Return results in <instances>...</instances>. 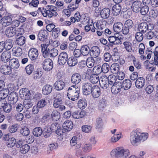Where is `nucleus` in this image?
<instances>
[{"instance_id": "nucleus-20", "label": "nucleus", "mask_w": 158, "mask_h": 158, "mask_svg": "<svg viewBox=\"0 0 158 158\" xmlns=\"http://www.w3.org/2000/svg\"><path fill=\"white\" fill-rule=\"evenodd\" d=\"M145 80L143 77H139L135 81V85L138 89H141L143 87L145 84Z\"/></svg>"}, {"instance_id": "nucleus-1", "label": "nucleus", "mask_w": 158, "mask_h": 158, "mask_svg": "<svg viewBox=\"0 0 158 158\" xmlns=\"http://www.w3.org/2000/svg\"><path fill=\"white\" fill-rule=\"evenodd\" d=\"M147 133H140L137 129L133 130L131 133L130 140L131 143L134 146H137L141 142L146 140L148 137Z\"/></svg>"}, {"instance_id": "nucleus-6", "label": "nucleus", "mask_w": 158, "mask_h": 158, "mask_svg": "<svg viewBox=\"0 0 158 158\" xmlns=\"http://www.w3.org/2000/svg\"><path fill=\"white\" fill-rule=\"evenodd\" d=\"M43 69L47 71H49L53 67V62L51 59L49 58L46 59L42 63Z\"/></svg>"}, {"instance_id": "nucleus-43", "label": "nucleus", "mask_w": 158, "mask_h": 158, "mask_svg": "<svg viewBox=\"0 0 158 158\" xmlns=\"http://www.w3.org/2000/svg\"><path fill=\"white\" fill-rule=\"evenodd\" d=\"M20 134L24 136L28 135L30 133V130L26 126L22 127L20 130Z\"/></svg>"}, {"instance_id": "nucleus-11", "label": "nucleus", "mask_w": 158, "mask_h": 158, "mask_svg": "<svg viewBox=\"0 0 158 158\" xmlns=\"http://www.w3.org/2000/svg\"><path fill=\"white\" fill-rule=\"evenodd\" d=\"M122 88V83L121 82H117L114 83L111 87L112 93L116 94L119 92Z\"/></svg>"}, {"instance_id": "nucleus-16", "label": "nucleus", "mask_w": 158, "mask_h": 158, "mask_svg": "<svg viewBox=\"0 0 158 158\" xmlns=\"http://www.w3.org/2000/svg\"><path fill=\"white\" fill-rule=\"evenodd\" d=\"M18 99V94L15 92H12L8 95V100L12 104L15 103L17 102Z\"/></svg>"}, {"instance_id": "nucleus-59", "label": "nucleus", "mask_w": 158, "mask_h": 158, "mask_svg": "<svg viewBox=\"0 0 158 158\" xmlns=\"http://www.w3.org/2000/svg\"><path fill=\"white\" fill-rule=\"evenodd\" d=\"M102 72L104 73H107L110 70V66L107 63H105L102 64L101 67Z\"/></svg>"}, {"instance_id": "nucleus-38", "label": "nucleus", "mask_w": 158, "mask_h": 158, "mask_svg": "<svg viewBox=\"0 0 158 158\" xmlns=\"http://www.w3.org/2000/svg\"><path fill=\"white\" fill-rule=\"evenodd\" d=\"M9 89L7 88L3 89L0 91V98L4 100L9 95Z\"/></svg>"}, {"instance_id": "nucleus-37", "label": "nucleus", "mask_w": 158, "mask_h": 158, "mask_svg": "<svg viewBox=\"0 0 158 158\" xmlns=\"http://www.w3.org/2000/svg\"><path fill=\"white\" fill-rule=\"evenodd\" d=\"M32 132L35 136L39 137L41 136L42 134L43 131L41 127H37L33 129Z\"/></svg>"}, {"instance_id": "nucleus-56", "label": "nucleus", "mask_w": 158, "mask_h": 158, "mask_svg": "<svg viewBox=\"0 0 158 158\" xmlns=\"http://www.w3.org/2000/svg\"><path fill=\"white\" fill-rule=\"evenodd\" d=\"M34 69L33 65L31 64L28 65L25 68L26 71L28 75H30L34 71Z\"/></svg>"}, {"instance_id": "nucleus-64", "label": "nucleus", "mask_w": 158, "mask_h": 158, "mask_svg": "<svg viewBox=\"0 0 158 158\" xmlns=\"http://www.w3.org/2000/svg\"><path fill=\"white\" fill-rule=\"evenodd\" d=\"M145 91L148 94H151L154 90V88L152 85H149L147 86L145 88Z\"/></svg>"}, {"instance_id": "nucleus-48", "label": "nucleus", "mask_w": 158, "mask_h": 158, "mask_svg": "<svg viewBox=\"0 0 158 158\" xmlns=\"http://www.w3.org/2000/svg\"><path fill=\"white\" fill-rule=\"evenodd\" d=\"M51 116L52 119L54 121H57L60 117V114L56 110L53 111L51 114Z\"/></svg>"}, {"instance_id": "nucleus-62", "label": "nucleus", "mask_w": 158, "mask_h": 158, "mask_svg": "<svg viewBox=\"0 0 158 158\" xmlns=\"http://www.w3.org/2000/svg\"><path fill=\"white\" fill-rule=\"evenodd\" d=\"M81 128L83 132L88 133L91 131L92 127L90 126L84 125L82 126Z\"/></svg>"}, {"instance_id": "nucleus-22", "label": "nucleus", "mask_w": 158, "mask_h": 158, "mask_svg": "<svg viewBox=\"0 0 158 158\" xmlns=\"http://www.w3.org/2000/svg\"><path fill=\"white\" fill-rule=\"evenodd\" d=\"M19 93L21 97H23L25 99H28L31 98V94L28 89L27 88H23L20 89Z\"/></svg>"}, {"instance_id": "nucleus-3", "label": "nucleus", "mask_w": 158, "mask_h": 158, "mask_svg": "<svg viewBox=\"0 0 158 158\" xmlns=\"http://www.w3.org/2000/svg\"><path fill=\"white\" fill-rule=\"evenodd\" d=\"M80 93V89L76 85H72L68 89L67 96L69 99L75 101L79 98Z\"/></svg>"}, {"instance_id": "nucleus-26", "label": "nucleus", "mask_w": 158, "mask_h": 158, "mask_svg": "<svg viewBox=\"0 0 158 158\" xmlns=\"http://www.w3.org/2000/svg\"><path fill=\"white\" fill-rule=\"evenodd\" d=\"M12 19L9 16L3 17L1 20V23L2 24L3 27H6L11 23Z\"/></svg>"}, {"instance_id": "nucleus-8", "label": "nucleus", "mask_w": 158, "mask_h": 158, "mask_svg": "<svg viewBox=\"0 0 158 158\" xmlns=\"http://www.w3.org/2000/svg\"><path fill=\"white\" fill-rule=\"evenodd\" d=\"M14 42L13 40L7 39L5 42H0V49H10L13 47Z\"/></svg>"}, {"instance_id": "nucleus-21", "label": "nucleus", "mask_w": 158, "mask_h": 158, "mask_svg": "<svg viewBox=\"0 0 158 158\" xmlns=\"http://www.w3.org/2000/svg\"><path fill=\"white\" fill-rule=\"evenodd\" d=\"M114 31L116 32L119 33L122 32L123 34L124 26L120 22H117L115 23L113 26Z\"/></svg>"}, {"instance_id": "nucleus-34", "label": "nucleus", "mask_w": 158, "mask_h": 158, "mask_svg": "<svg viewBox=\"0 0 158 158\" xmlns=\"http://www.w3.org/2000/svg\"><path fill=\"white\" fill-rule=\"evenodd\" d=\"M131 85V82L128 79L124 80L122 83V88L124 89L127 90L130 88Z\"/></svg>"}, {"instance_id": "nucleus-33", "label": "nucleus", "mask_w": 158, "mask_h": 158, "mask_svg": "<svg viewBox=\"0 0 158 158\" xmlns=\"http://www.w3.org/2000/svg\"><path fill=\"white\" fill-rule=\"evenodd\" d=\"M48 35V33L47 30L45 29H41L39 31L38 37L39 38V39L41 40H44V39H46L47 38V36Z\"/></svg>"}, {"instance_id": "nucleus-28", "label": "nucleus", "mask_w": 158, "mask_h": 158, "mask_svg": "<svg viewBox=\"0 0 158 158\" xmlns=\"http://www.w3.org/2000/svg\"><path fill=\"white\" fill-rule=\"evenodd\" d=\"M107 77H106L102 78L101 80L99 81V83L101 87L104 89H106L110 86Z\"/></svg>"}, {"instance_id": "nucleus-4", "label": "nucleus", "mask_w": 158, "mask_h": 158, "mask_svg": "<svg viewBox=\"0 0 158 158\" xmlns=\"http://www.w3.org/2000/svg\"><path fill=\"white\" fill-rule=\"evenodd\" d=\"M135 29V26L133 21L131 19H128L125 22L123 30V34L127 35L130 31H131Z\"/></svg>"}, {"instance_id": "nucleus-23", "label": "nucleus", "mask_w": 158, "mask_h": 158, "mask_svg": "<svg viewBox=\"0 0 158 158\" xmlns=\"http://www.w3.org/2000/svg\"><path fill=\"white\" fill-rule=\"evenodd\" d=\"M81 76L78 73L73 74L71 77V81L73 84L77 85L81 81Z\"/></svg>"}, {"instance_id": "nucleus-44", "label": "nucleus", "mask_w": 158, "mask_h": 158, "mask_svg": "<svg viewBox=\"0 0 158 158\" xmlns=\"http://www.w3.org/2000/svg\"><path fill=\"white\" fill-rule=\"evenodd\" d=\"M118 51L115 50L111 52L112 59L115 61L118 60L120 56V53Z\"/></svg>"}, {"instance_id": "nucleus-5", "label": "nucleus", "mask_w": 158, "mask_h": 158, "mask_svg": "<svg viewBox=\"0 0 158 158\" xmlns=\"http://www.w3.org/2000/svg\"><path fill=\"white\" fill-rule=\"evenodd\" d=\"M152 25L153 24L150 23L143 22L138 25L137 30L142 33H145L148 30H151L153 28Z\"/></svg>"}, {"instance_id": "nucleus-47", "label": "nucleus", "mask_w": 158, "mask_h": 158, "mask_svg": "<svg viewBox=\"0 0 158 158\" xmlns=\"http://www.w3.org/2000/svg\"><path fill=\"white\" fill-rule=\"evenodd\" d=\"M25 40V38L23 36L19 37L17 38L15 43L18 45L21 46L25 44L26 41Z\"/></svg>"}, {"instance_id": "nucleus-24", "label": "nucleus", "mask_w": 158, "mask_h": 158, "mask_svg": "<svg viewBox=\"0 0 158 158\" xmlns=\"http://www.w3.org/2000/svg\"><path fill=\"white\" fill-rule=\"evenodd\" d=\"M65 86V83L61 80L57 81L54 84V89L56 90L59 91L62 90Z\"/></svg>"}, {"instance_id": "nucleus-54", "label": "nucleus", "mask_w": 158, "mask_h": 158, "mask_svg": "<svg viewBox=\"0 0 158 158\" xmlns=\"http://www.w3.org/2000/svg\"><path fill=\"white\" fill-rule=\"evenodd\" d=\"M100 53V50H90L89 55L90 57L94 58L98 57Z\"/></svg>"}, {"instance_id": "nucleus-57", "label": "nucleus", "mask_w": 158, "mask_h": 158, "mask_svg": "<svg viewBox=\"0 0 158 158\" xmlns=\"http://www.w3.org/2000/svg\"><path fill=\"white\" fill-rule=\"evenodd\" d=\"M141 9L139 12L142 15H146L149 10L148 6L146 5L142 6V7H141Z\"/></svg>"}, {"instance_id": "nucleus-52", "label": "nucleus", "mask_w": 158, "mask_h": 158, "mask_svg": "<svg viewBox=\"0 0 158 158\" xmlns=\"http://www.w3.org/2000/svg\"><path fill=\"white\" fill-rule=\"evenodd\" d=\"M95 126L96 129L102 128L103 126V123L101 118H98L96 119Z\"/></svg>"}, {"instance_id": "nucleus-51", "label": "nucleus", "mask_w": 158, "mask_h": 158, "mask_svg": "<svg viewBox=\"0 0 158 158\" xmlns=\"http://www.w3.org/2000/svg\"><path fill=\"white\" fill-rule=\"evenodd\" d=\"M16 143V141L15 139L14 138L12 137L7 142L6 144L8 147L11 148L14 146Z\"/></svg>"}, {"instance_id": "nucleus-50", "label": "nucleus", "mask_w": 158, "mask_h": 158, "mask_svg": "<svg viewBox=\"0 0 158 158\" xmlns=\"http://www.w3.org/2000/svg\"><path fill=\"white\" fill-rule=\"evenodd\" d=\"M56 10L52 11L50 12L49 10H47V12L46 13L44 14L43 15V16L46 17L48 16L49 18L52 17L53 16H56L58 14L56 12Z\"/></svg>"}, {"instance_id": "nucleus-41", "label": "nucleus", "mask_w": 158, "mask_h": 158, "mask_svg": "<svg viewBox=\"0 0 158 158\" xmlns=\"http://www.w3.org/2000/svg\"><path fill=\"white\" fill-rule=\"evenodd\" d=\"M87 105L86 100L84 98L80 99L78 102V107L81 109H83L85 108Z\"/></svg>"}, {"instance_id": "nucleus-2", "label": "nucleus", "mask_w": 158, "mask_h": 158, "mask_svg": "<svg viewBox=\"0 0 158 158\" xmlns=\"http://www.w3.org/2000/svg\"><path fill=\"white\" fill-rule=\"evenodd\" d=\"M110 155L114 158H127L130 155V152L128 149L118 147L111 151Z\"/></svg>"}, {"instance_id": "nucleus-7", "label": "nucleus", "mask_w": 158, "mask_h": 158, "mask_svg": "<svg viewBox=\"0 0 158 158\" xmlns=\"http://www.w3.org/2000/svg\"><path fill=\"white\" fill-rule=\"evenodd\" d=\"M0 107L2 108L4 112L6 113H10L12 108L11 104L4 100H0Z\"/></svg>"}, {"instance_id": "nucleus-53", "label": "nucleus", "mask_w": 158, "mask_h": 158, "mask_svg": "<svg viewBox=\"0 0 158 158\" xmlns=\"http://www.w3.org/2000/svg\"><path fill=\"white\" fill-rule=\"evenodd\" d=\"M33 104L31 102V100L28 99H25L23 102V106L27 109L30 108L32 106Z\"/></svg>"}, {"instance_id": "nucleus-40", "label": "nucleus", "mask_w": 158, "mask_h": 158, "mask_svg": "<svg viewBox=\"0 0 158 158\" xmlns=\"http://www.w3.org/2000/svg\"><path fill=\"white\" fill-rule=\"evenodd\" d=\"M77 63V60L76 58L71 57L68 59L67 64L69 66H74Z\"/></svg>"}, {"instance_id": "nucleus-42", "label": "nucleus", "mask_w": 158, "mask_h": 158, "mask_svg": "<svg viewBox=\"0 0 158 158\" xmlns=\"http://www.w3.org/2000/svg\"><path fill=\"white\" fill-rule=\"evenodd\" d=\"M81 148L84 152H88L92 150V146L89 143H84L82 145Z\"/></svg>"}, {"instance_id": "nucleus-31", "label": "nucleus", "mask_w": 158, "mask_h": 158, "mask_svg": "<svg viewBox=\"0 0 158 158\" xmlns=\"http://www.w3.org/2000/svg\"><path fill=\"white\" fill-rule=\"evenodd\" d=\"M110 10L108 8H105L102 9L100 12L102 18L104 19L108 18L110 15Z\"/></svg>"}, {"instance_id": "nucleus-15", "label": "nucleus", "mask_w": 158, "mask_h": 158, "mask_svg": "<svg viewBox=\"0 0 158 158\" xmlns=\"http://www.w3.org/2000/svg\"><path fill=\"white\" fill-rule=\"evenodd\" d=\"M11 56V53L9 50H6L2 53L1 60L2 61L6 63L10 60Z\"/></svg>"}, {"instance_id": "nucleus-29", "label": "nucleus", "mask_w": 158, "mask_h": 158, "mask_svg": "<svg viewBox=\"0 0 158 158\" xmlns=\"http://www.w3.org/2000/svg\"><path fill=\"white\" fill-rule=\"evenodd\" d=\"M16 33L15 29L13 27H8L5 31V33L6 36L10 37L15 34Z\"/></svg>"}, {"instance_id": "nucleus-27", "label": "nucleus", "mask_w": 158, "mask_h": 158, "mask_svg": "<svg viewBox=\"0 0 158 158\" xmlns=\"http://www.w3.org/2000/svg\"><path fill=\"white\" fill-rule=\"evenodd\" d=\"M52 89V85L49 84H46L43 87L42 93L44 95H48L51 93Z\"/></svg>"}, {"instance_id": "nucleus-45", "label": "nucleus", "mask_w": 158, "mask_h": 158, "mask_svg": "<svg viewBox=\"0 0 158 158\" xmlns=\"http://www.w3.org/2000/svg\"><path fill=\"white\" fill-rule=\"evenodd\" d=\"M107 78L108 79V81L110 86L113 85L117 79L116 76L114 75H109Z\"/></svg>"}, {"instance_id": "nucleus-14", "label": "nucleus", "mask_w": 158, "mask_h": 158, "mask_svg": "<svg viewBox=\"0 0 158 158\" xmlns=\"http://www.w3.org/2000/svg\"><path fill=\"white\" fill-rule=\"evenodd\" d=\"M84 64V66H87L89 68H91L94 65L95 60L92 57H89L87 59L86 61L81 60L80 64Z\"/></svg>"}, {"instance_id": "nucleus-63", "label": "nucleus", "mask_w": 158, "mask_h": 158, "mask_svg": "<svg viewBox=\"0 0 158 158\" xmlns=\"http://www.w3.org/2000/svg\"><path fill=\"white\" fill-rule=\"evenodd\" d=\"M59 124L57 123H54L51 124L50 129L52 131H56L59 127Z\"/></svg>"}, {"instance_id": "nucleus-36", "label": "nucleus", "mask_w": 158, "mask_h": 158, "mask_svg": "<svg viewBox=\"0 0 158 158\" xmlns=\"http://www.w3.org/2000/svg\"><path fill=\"white\" fill-rule=\"evenodd\" d=\"M90 81L93 84H96L100 81L99 76L97 74H91L89 77Z\"/></svg>"}, {"instance_id": "nucleus-9", "label": "nucleus", "mask_w": 158, "mask_h": 158, "mask_svg": "<svg viewBox=\"0 0 158 158\" xmlns=\"http://www.w3.org/2000/svg\"><path fill=\"white\" fill-rule=\"evenodd\" d=\"M93 85L89 83H84L82 88L83 94L86 95L90 94L93 88Z\"/></svg>"}, {"instance_id": "nucleus-30", "label": "nucleus", "mask_w": 158, "mask_h": 158, "mask_svg": "<svg viewBox=\"0 0 158 158\" xmlns=\"http://www.w3.org/2000/svg\"><path fill=\"white\" fill-rule=\"evenodd\" d=\"M121 5L119 4L114 5L112 9V13L114 15L117 16L120 14L121 10Z\"/></svg>"}, {"instance_id": "nucleus-55", "label": "nucleus", "mask_w": 158, "mask_h": 158, "mask_svg": "<svg viewBox=\"0 0 158 158\" xmlns=\"http://www.w3.org/2000/svg\"><path fill=\"white\" fill-rule=\"evenodd\" d=\"M47 104V102L45 99H42L37 103V105L39 108L44 107Z\"/></svg>"}, {"instance_id": "nucleus-25", "label": "nucleus", "mask_w": 158, "mask_h": 158, "mask_svg": "<svg viewBox=\"0 0 158 158\" xmlns=\"http://www.w3.org/2000/svg\"><path fill=\"white\" fill-rule=\"evenodd\" d=\"M1 73L5 75H9L11 73V68L9 65L3 64L0 67Z\"/></svg>"}, {"instance_id": "nucleus-39", "label": "nucleus", "mask_w": 158, "mask_h": 158, "mask_svg": "<svg viewBox=\"0 0 158 158\" xmlns=\"http://www.w3.org/2000/svg\"><path fill=\"white\" fill-rule=\"evenodd\" d=\"M85 113L81 111H75L72 114V116L74 118L78 119L82 118L84 116Z\"/></svg>"}, {"instance_id": "nucleus-12", "label": "nucleus", "mask_w": 158, "mask_h": 158, "mask_svg": "<svg viewBox=\"0 0 158 158\" xmlns=\"http://www.w3.org/2000/svg\"><path fill=\"white\" fill-rule=\"evenodd\" d=\"M53 106L55 108H58L60 111L65 109V107L63 105V101L60 98L55 99L53 102Z\"/></svg>"}, {"instance_id": "nucleus-13", "label": "nucleus", "mask_w": 158, "mask_h": 158, "mask_svg": "<svg viewBox=\"0 0 158 158\" xmlns=\"http://www.w3.org/2000/svg\"><path fill=\"white\" fill-rule=\"evenodd\" d=\"M68 56L65 52H61L59 55L58 62L59 64L63 65L66 63Z\"/></svg>"}, {"instance_id": "nucleus-19", "label": "nucleus", "mask_w": 158, "mask_h": 158, "mask_svg": "<svg viewBox=\"0 0 158 158\" xmlns=\"http://www.w3.org/2000/svg\"><path fill=\"white\" fill-rule=\"evenodd\" d=\"M91 93L94 98H98L100 96L101 93L100 88L97 85H94Z\"/></svg>"}, {"instance_id": "nucleus-10", "label": "nucleus", "mask_w": 158, "mask_h": 158, "mask_svg": "<svg viewBox=\"0 0 158 158\" xmlns=\"http://www.w3.org/2000/svg\"><path fill=\"white\" fill-rule=\"evenodd\" d=\"M143 4L141 1L136 0L134 2L132 5L131 9L132 11L135 13H139L141 7H142Z\"/></svg>"}, {"instance_id": "nucleus-18", "label": "nucleus", "mask_w": 158, "mask_h": 158, "mask_svg": "<svg viewBox=\"0 0 158 158\" xmlns=\"http://www.w3.org/2000/svg\"><path fill=\"white\" fill-rule=\"evenodd\" d=\"M63 130L65 132L70 131L73 127V123L71 121L67 120L63 123Z\"/></svg>"}, {"instance_id": "nucleus-46", "label": "nucleus", "mask_w": 158, "mask_h": 158, "mask_svg": "<svg viewBox=\"0 0 158 158\" xmlns=\"http://www.w3.org/2000/svg\"><path fill=\"white\" fill-rule=\"evenodd\" d=\"M30 148V147L28 144L23 145L20 147V152L22 154H26L29 150Z\"/></svg>"}, {"instance_id": "nucleus-32", "label": "nucleus", "mask_w": 158, "mask_h": 158, "mask_svg": "<svg viewBox=\"0 0 158 158\" xmlns=\"http://www.w3.org/2000/svg\"><path fill=\"white\" fill-rule=\"evenodd\" d=\"M38 50H29L28 55L31 60H35L38 56Z\"/></svg>"}, {"instance_id": "nucleus-61", "label": "nucleus", "mask_w": 158, "mask_h": 158, "mask_svg": "<svg viewBox=\"0 0 158 158\" xmlns=\"http://www.w3.org/2000/svg\"><path fill=\"white\" fill-rule=\"evenodd\" d=\"M106 100L104 98H102L99 102L98 107L100 110H102L106 106Z\"/></svg>"}, {"instance_id": "nucleus-17", "label": "nucleus", "mask_w": 158, "mask_h": 158, "mask_svg": "<svg viewBox=\"0 0 158 158\" xmlns=\"http://www.w3.org/2000/svg\"><path fill=\"white\" fill-rule=\"evenodd\" d=\"M9 65L10 68L14 69H18L20 66L18 60L15 58H12L10 60Z\"/></svg>"}, {"instance_id": "nucleus-49", "label": "nucleus", "mask_w": 158, "mask_h": 158, "mask_svg": "<svg viewBox=\"0 0 158 158\" xmlns=\"http://www.w3.org/2000/svg\"><path fill=\"white\" fill-rule=\"evenodd\" d=\"M117 36L115 35L114 36H110L108 38V40L110 44H108L107 46L109 47V48H110V47H113L114 44V42L116 40V39L117 37Z\"/></svg>"}, {"instance_id": "nucleus-35", "label": "nucleus", "mask_w": 158, "mask_h": 158, "mask_svg": "<svg viewBox=\"0 0 158 158\" xmlns=\"http://www.w3.org/2000/svg\"><path fill=\"white\" fill-rule=\"evenodd\" d=\"M110 69L113 73L116 74L119 72V65L117 63H114L111 65Z\"/></svg>"}, {"instance_id": "nucleus-60", "label": "nucleus", "mask_w": 158, "mask_h": 158, "mask_svg": "<svg viewBox=\"0 0 158 158\" xmlns=\"http://www.w3.org/2000/svg\"><path fill=\"white\" fill-rule=\"evenodd\" d=\"M92 71L94 73H95L94 74H97L98 75L102 72V70L100 66L98 65L94 67Z\"/></svg>"}, {"instance_id": "nucleus-58", "label": "nucleus", "mask_w": 158, "mask_h": 158, "mask_svg": "<svg viewBox=\"0 0 158 158\" xmlns=\"http://www.w3.org/2000/svg\"><path fill=\"white\" fill-rule=\"evenodd\" d=\"M144 33H142L141 32L138 31L135 34V38L136 40L139 42L141 41L143 38V34Z\"/></svg>"}]
</instances>
